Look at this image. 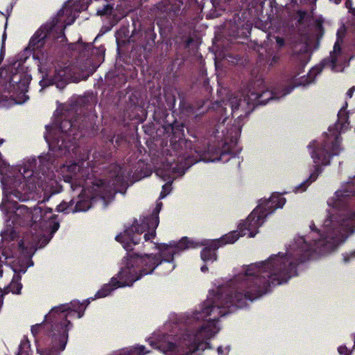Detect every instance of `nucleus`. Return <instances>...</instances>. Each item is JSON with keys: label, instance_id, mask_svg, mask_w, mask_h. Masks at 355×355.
I'll use <instances>...</instances> for the list:
<instances>
[{"label": "nucleus", "instance_id": "f03ea898", "mask_svg": "<svg viewBox=\"0 0 355 355\" xmlns=\"http://www.w3.org/2000/svg\"><path fill=\"white\" fill-rule=\"evenodd\" d=\"M331 208L320 225L312 221L309 232L297 236L278 254L286 258L298 274L299 266L337 250L355 234V176L343 184L327 202Z\"/></svg>", "mask_w": 355, "mask_h": 355}, {"label": "nucleus", "instance_id": "a878e982", "mask_svg": "<svg viewBox=\"0 0 355 355\" xmlns=\"http://www.w3.org/2000/svg\"><path fill=\"white\" fill-rule=\"evenodd\" d=\"M338 352L340 355H350L351 352L345 345H341L338 348Z\"/></svg>", "mask_w": 355, "mask_h": 355}, {"label": "nucleus", "instance_id": "2eb2a0df", "mask_svg": "<svg viewBox=\"0 0 355 355\" xmlns=\"http://www.w3.org/2000/svg\"><path fill=\"white\" fill-rule=\"evenodd\" d=\"M293 52V55L300 63L304 64L308 62L310 53L306 38L303 39V42L295 44Z\"/></svg>", "mask_w": 355, "mask_h": 355}, {"label": "nucleus", "instance_id": "4be33fe9", "mask_svg": "<svg viewBox=\"0 0 355 355\" xmlns=\"http://www.w3.org/2000/svg\"><path fill=\"white\" fill-rule=\"evenodd\" d=\"M210 3L214 8H218L219 9H225L223 3H225L227 0H209Z\"/></svg>", "mask_w": 355, "mask_h": 355}, {"label": "nucleus", "instance_id": "bb28decb", "mask_svg": "<svg viewBox=\"0 0 355 355\" xmlns=\"http://www.w3.org/2000/svg\"><path fill=\"white\" fill-rule=\"evenodd\" d=\"M91 47V45L90 44H71V49H77L78 48L79 49H84L85 50H87V49H90Z\"/></svg>", "mask_w": 355, "mask_h": 355}, {"label": "nucleus", "instance_id": "20e7f679", "mask_svg": "<svg viewBox=\"0 0 355 355\" xmlns=\"http://www.w3.org/2000/svg\"><path fill=\"white\" fill-rule=\"evenodd\" d=\"M92 167L90 162L81 159L78 162L64 164L57 171L73 192L81 189L75 207H73V200L69 203L63 202L58 206V211L67 214L86 211L94 204L105 208L114 200L116 192L121 191L129 182L136 180L134 176H131L130 168L128 165L110 166L107 176L103 180L93 177L91 174Z\"/></svg>", "mask_w": 355, "mask_h": 355}, {"label": "nucleus", "instance_id": "1a4fd4ad", "mask_svg": "<svg viewBox=\"0 0 355 355\" xmlns=\"http://www.w3.org/2000/svg\"><path fill=\"white\" fill-rule=\"evenodd\" d=\"M87 71L88 73H92L94 67L90 68L87 66H69L64 64V67H58L55 69L54 74L52 76L50 72H47L42 79L40 81L42 89L51 85H55L59 89L64 88L69 82H79L83 78L84 75L78 74V71Z\"/></svg>", "mask_w": 355, "mask_h": 355}, {"label": "nucleus", "instance_id": "ddd939ff", "mask_svg": "<svg viewBox=\"0 0 355 355\" xmlns=\"http://www.w3.org/2000/svg\"><path fill=\"white\" fill-rule=\"evenodd\" d=\"M266 214L260 211V208H255L248 218L241 222L238 225V230L241 236L248 235L250 238L254 237L259 232V228L265 223Z\"/></svg>", "mask_w": 355, "mask_h": 355}, {"label": "nucleus", "instance_id": "423d86ee", "mask_svg": "<svg viewBox=\"0 0 355 355\" xmlns=\"http://www.w3.org/2000/svg\"><path fill=\"white\" fill-rule=\"evenodd\" d=\"M80 304L78 301H71L69 304H60L53 307L45 315V326L48 329V336L50 339V347L42 352L41 355H59L64 350L69 338V331L73 324L68 320L73 313H76L78 318L83 316L85 309L88 305Z\"/></svg>", "mask_w": 355, "mask_h": 355}, {"label": "nucleus", "instance_id": "39448f33", "mask_svg": "<svg viewBox=\"0 0 355 355\" xmlns=\"http://www.w3.org/2000/svg\"><path fill=\"white\" fill-rule=\"evenodd\" d=\"M162 207V203L157 202L152 214L135 220L130 227L115 238L126 251L132 250L133 246L138 244L141 238L150 245V248L158 250V254H128L130 264L129 266L134 268L137 281L146 275L152 274L156 268L158 269L159 275L169 274L176 266L174 263L175 254L182 250L198 246L187 237L182 238L178 242L171 241L168 244L149 242L155 236V230L159 223V213Z\"/></svg>", "mask_w": 355, "mask_h": 355}, {"label": "nucleus", "instance_id": "9d476101", "mask_svg": "<svg viewBox=\"0 0 355 355\" xmlns=\"http://www.w3.org/2000/svg\"><path fill=\"white\" fill-rule=\"evenodd\" d=\"M123 265L116 276L112 277L108 284H104L101 288L96 292L94 297L86 300L87 304L90 303L91 300L109 296L118 288L132 286L133 284L137 281V276L135 275L134 268L129 266L130 264L128 255L123 258Z\"/></svg>", "mask_w": 355, "mask_h": 355}, {"label": "nucleus", "instance_id": "c756f323", "mask_svg": "<svg viewBox=\"0 0 355 355\" xmlns=\"http://www.w3.org/2000/svg\"><path fill=\"white\" fill-rule=\"evenodd\" d=\"M355 92V86L351 87L347 92V96L348 98H352L353 96V93Z\"/></svg>", "mask_w": 355, "mask_h": 355}, {"label": "nucleus", "instance_id": "aec40b11", "mask_svg": "<svg viewBox=\"0 0 355 355\" xmlns=\"http://www.w3.org/2000/svg\"><path fill=\"white\" fill-rule=\"evenodd\" d=\"M342 256H343V261L345 263H348L355 259V250L343 253Z\"/></svg>", "mask_w": 355, "mask_h": 355}, {"label": "nucleus", "instance_id": "4468645a", "mask_svg": "<svg viewBox=\"0 0 355 355\" xmlns=\"http://www.w3.org/2000/svg\"><path fill=\"white\" fill-rule=\"evenodd\" d=\"M286 199L279 193H273L270 198L259 200L257 208H260V211L266 214V216L272 214L276 209L284 207Z\"/></svg>", "mask_w": 355, "mask_h": 355}, {"label": "nucleus", "instance_id": "473e14b6", "mask_svg": "<svg viewBox=\"0 0 355 355\" xmlns=\"http://www.w3.org/2000/svg\"><path fill=\"white\" fill-rule=\"evenodd\" d=\"M329 1L335 3L336 4H339L341 3L342 0H329Z\"/></svg>", "mask_w": 355, "mask_h": 355}, {"label": "nucleus", "instance_id": "c9c22d12", "mask_svg": "<svg viewBox=\"0 0 355 355\" xmlns=\"http://www.w3.org/2000/svg\"><path fill=\"white\" fill-rule=\"evenodd\" d=\"M354 347H353V348H354V349H355V335H354Z\"/></svg>", "mask_w": 355, "mask_h": 355}, {"label": "nucleus", "instance_id": "6ab92c4d", "mask_svg": "<svg viewBox=\"0 0 355 355\" xmlns=\"http://www.w3.org/2000/svg\"><path fill=\"white\" fill-rule=\"evenodd\" d=\"M217 249L214 246L213 240L211 241L209 245L204 248L201 251L200 257L202 260L205 263H213L216 261L217 255L216 251Z\"/></svg>", "mask_w": 355, "mask_h": 355}, {"label": "nucleus", "instance_id": "7ed1b4c3", "mask_svg": "<svg viewBox=\"0 0 355 355\" xmlns=\"http://www.w3.org/2000/svg\"><path fill=\"white\" fill-rule=\"evenodd\" d=\"M305 85L303 80L295 78L282 91L265 90L266 85L262 79L258 78L250 83L242 94H231L227 101L216 102L214 107L224 118L219 121L214 132L215 137L224 141L223 150L209 145L207 150L200 155V160L205 162H215L223 160V157L230 154L234 157L239 153L237 142L243 126V119L250 114L256 105H266L270 101L279 100L289 94L300 85Z\"/></svg>", "mask_w": 355, "mask_h": 355}, {"label": "nucleus", "instance_id": "a211bd4d", "mask_svg": "<svg viewBox=\"0 0 355 355\" xmlns=\"http://www.w3.org/2000/svg\"><path fill=\"white\" fill-rule=\"evenodd\" d=\"M150 353L144 345H136L115 352L112 355H146Z\"/></svg>", "mask_w": 355, "mask_h": 355}, {"label": "nucleus", "instance_id": "5701e85b", "mask_svg": "<svg viewBox=\"0 0 355 355\" xmlns=\"http://www.w3.org/2000/svg\"><path fill=\"white\" fill-rule=\"evenodd\" d=\"M230 351V346L222 347L220 346L217 349V352L218 355H228Z\"/></svg>", "mask_w": 355, "mask_h": 355}, {"label": "nucleus", "instance_id": "f257e3e1", "mask_svg": "<svg viewBox=\"0 0 355 355\" xmlns=\"http://www.w3.org/2000/svg\"><path fill=\"white\" fill-rule=\"evenodd\" d=\"M297 275L291 262L278 253L244 265L228 281L215 284L216 288L198 307L171 318V321L184 326L179 334H155L149 344L165 355H198V351L211 347L210 340L221 329V317L248 306L272 287L287 283Z\"/></svg>", "mask_w": 355, "mask_h": 355}, {"label": "nucleus", "instance_id": "cd10ccee", "mask_svg": "<svg viewBox=\"0 0 355 355\" xmlns=\"http://www.w3.org/2000/svg\"><path fill=\"white\" fill-rule=\"evenodd\" d=\"M352 0H347L345 1V6L349 10V12L355 15V8L352 7Z\"/></svg>", "mask_w": 355, "mask_h": 355}, {"label": "nucleus", "instance_id": "393cba45", "mask_svg": "<svg viewBox=\"0 0 355 355\" xmlns=\"http://www.w3.org/2000/svg\"><path fill=\"white\" fill-rule=\"evenodd\" d=\"M44 327L43 323L36 324L31 327V332L34 336H35L40 329Z\"/></svg>", "mask_w": 355, "mask_h": 355}, {"label": "nucleus", "instance_id": "dca6fc26", "mask_svg": "<svg viewBox=\"0 0 355 355\" xmlns=\"http://www.w3.org/2000/svg\"><path fill=\"white\" fill-rule=\"evenodd\" d=\"M320 175V170L316 169V171H313L306 180H304L302 182L295 186L293 188V192H294L295 193H300L305 192L311 186V184L317 180V179Z\"/></svg>", "mask_w": 355, "mask_h": 355}, {"label": "nucleus", "instance_id": "c85d7f7f", "mask_svg": "<svg viewBox=\"0 0 355 355\" xmlns=\"http://www.w3.org/2000/svg\"><path fill=\"white\" fill-rule=\"evenodd\" d=\"M274 38L279 48H282L285 45V41L283 38L279 37H274Z\"/></svg>", "mask_w": 355, "mask_h": 355}, {"label": "nucleus", "instance_id": "9b49d317", "mask_svg": "<svg viewBox=\"0 0 355 355\" xmlns=\"http://www.w3.org/2000/svg\"><path fill=\"white\" fill-rule=\"evenodd\" d=\"M173 159H167L166 163H162L156 171V175L166 181V183L162 186V190L159 195V199L164 198L172 191V183L179 176H182L186 171L191 167L193 163L198 161L186 160L184 163L173 162Z\"/></svg>", "mask_w": 355, "mask_h": 355}, {"label": "nucleus", "instance_id": "7c9ffc66", "mask_svg": "<svg viewBox=\"0 0 355 355\" xmlns=\"http://www.w3.org/2000/svg\"><path fill=\"white\" fill-rule=\"evenodd\" d=\"M200 270L202 272H205L208 270V268L206 265H204L201 267Z\"/></svg>", "mask_w": 355, "mask_h": 355}, {"label": "nucleus", "instance_id": "412c9836", "mask_svg": "<svg viewBox=\"0 0 355 355\" xmlns=\"http://www.w3.org/2000/svg\"><path fill=\"white\" fill-rule=\"evenodd\" d=\"M112 10V7L110 6L109 4H105L103 6L102 8L97 9V15H106L111 14Z\"/></svg>", "mask_w": 355, "mask_h": 355}, {"label": "nucleus", "instance_id": "0eeeda50", "mask_svg": "<svg viewBox=\"0 0 355 355\" xmlns=\"http://www.w3.org/2000/svg\"><path fill=\"white\" fill-rule=\"evenodd\" d=\"M56 116L51 124L46 125L44 139L49 150L57 156L67 155L75 153L76 148V125L71 119L74 116L73 109L56 110Z\"/></svg>", "mask_w": 355, "mask_h": 355}, {"label": "nucleus", "instance_id": "6e6552de", "mask_svg": "<svg viewBox=\"0 0 355 355\" xmlns=\"http://www.w3.org/2000/svg\"><path fill=\"white\" fill-rule=\"evenodd\" d=\"M347 103L339 110L338 113V121L334 128H329V133L324 141H312L307 146L309 153L314 164L313 170L324 171L325 166L331 164V161L334 156H337L341 151L340 146V139L339 135L334 131L339 130L340 132H345L349 128L348 112L346 111Z\"/></svg>", "mask_w": 355, "mask_h": 355}, {"label": "nucleus", "instance_id": "e433bc0d", "mask_svg": "<svg viewBox=\"0 0 355 355\" xmlns=\"http://www.w3.org/2000/svg\"><path fill=\"white\" fill-rule=\"evenodd\" d=\"M19 355H22V354H21V353L20 352V353L19 354Z\"/></svg>", "mask_w": 355, "mask_h": 355}, {"label": "nucleus", "instance_id": "f8f14e48", "mask_svg": "<svg viewBox=\"0 0 355 355\" xmlns=\"http://www.w3.org/2000/svg\"><path fill=\"white\" fill-rule=\"evenodd\" d=\"M345 30L343 27L340 28L337 31V40L334 44V49L330 52L329 57L324 59L320 65L312 68L309 72V78L319 74L322 68H329L334 72H340L348 66L349 61L347 57L342 51L340 43L345 35Z\"/></svg>", "mask_w": 355, "mask_h": 355}, {"label": "nucleus", "instance_id": "f704fd0d", "mask_svg": "<svg viewBox=\"0 0 355 355\" xmlns=\"http://www.w3.org/2000/svg\"><path fill=\"white\" fill-rule=\"evenodd\" d=\"M121 31H118L116 33V40L117 41L119 40V37L121 35Z\"/></svg>", "mask_w": 355, "mask_h": 355}, {"label": "nucleus", "instance_id": "f3484780", "mask_svg": "<svg viewBox=\"0 0 355 355\" xmlns=\"http://www.w3.org/2000/svg\"><path fill=\"white\" fill-rule=\"evenodd\" d=\"M241 236V232L237 230L225 234L219 239L213 240V244L215 248H219L226 244L234 243Z\"/></svg>", "mask_w": 355, "mask_h": 355}, {"label": "nucleus", "instance_id": "72a5a7b5", "mask_svg": "<svg viewBox=\"0 0 355 355\" xmlns=\"http://www.w3.org/2000/svg\"><path fill=\"white\" fill-rule=\"evenodd\" d=\"M193 40L191 38L188 39L187 41V46H189L190 43L192 42Z\"/></svg>", "mask_w": 355, "mask_h": 355}, {"label": "nucleus", "instance_id": "2f4dec72", "mask_svg": "<svg viewBox=\"0 0 355 355\" xmlns=\"http://www.w3.org/2000/svg\"><path fill=\"white\" fill-rule=\"evenodd\" d=\"M298 14L300 15V19H302L303 18V17L305 15V12H302V11H299L298 12Z\"/></svg>", "mask_w": 355, "mask_h": 355}, {"label": "nucleus", "instance_id": "b1692460", "mask_svg": "<svg viewBox=\"0 0 355 355\" xmlns=\"http://www.w3.org/2000/svg\"><path fill=\"white\" fill-rule=\"evenodd\" d=\"M279 56L278 55H274L268 60L267 63L270 67H273L279 62Z\"/></svg>", "mask_w": 355, "mask_h": 355}]
</instances>
